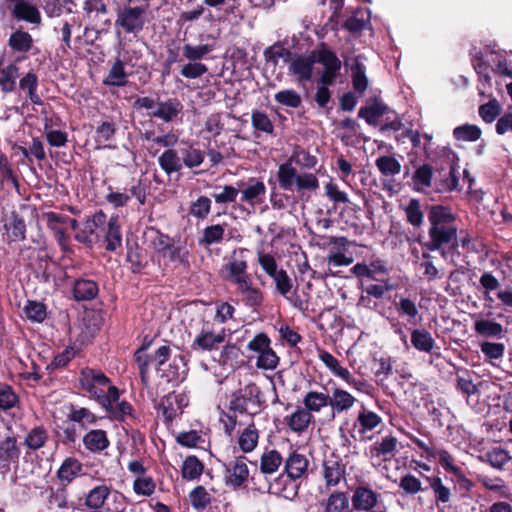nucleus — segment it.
<instances>
[{
    "label": "nucleus",
    "instance_id": "1",
    "mask_svg": "<svg viewBox=\"0 0 512 512\" xmlns=\"http://www.w3.org/2000/svg\"><path fill=\"white\" fill-rule=\"evenodd\" d=\"M246 248L235 249L227 263L220 270L223 281L235 287L236 295L244 306L257 311L264 303V292L254 284L252 276L248 273V262L242 256L247 252Z\"/></svg>",
    "mask_w": 512,
    "mask_h": 512
},
{
    "label": "nucleus",
    "instance_id": "2",
    "mask_svg": "<svg viewBox=\"0 0 512 512\" xmlns=\"http://www.w3.org/2000/svg\"><path fill=\"white\" fill-rule=\"evenodd\" d=\"M427 218L428 239L424 242L419 240V243L427 251H441L442 257H446L443 248L449 245L457 235L456 216L450 207L435 204L428 206Z\"/></svg>",
    "mask_w": 512,
    "mask_h": 512
},
{
    "label": "nucleus",
    "instance_id": "3",
    "mask_svg": "<svg viewBox=\"0 0 512 512\" xmlns=\"http://www.w3.org/2000/svg\"><path fill=\"white\" fill-rule=\"evenodd\" d=\"M78 383L84 396L94 400L100 406L110 407L109 399L117 398V387L101 369L88 366L80 369Z\"/></svg>",
    "mask_w": 512,
    "mask_h": 512
},
{
    "label": "nucleus",
    "instance_id": "4",
    "mask_svg": "<svg viewBox=\"0 0 512 512\" xmlns=\"http://www.w3.org/2000/svg\"><path fill=\"white\" fill-rule=\"evenodd\" d=\"M149 237V246L154 251V257L158 266L167 271L171 265L176 268L178 265L188 264V252L175 244L174 238L162 233L153 227L146 232Z\"/></svg>",
    "mask_w": 512,
    "mask_h": 512
},
{
    "label": "nucleus",
    "instance_id": "5",
    "mask_svg": "<svg viewBox=\"0 0 512 512\" xmlns=\"http://www.w3.org/2000/svg\"><path fill=\"white\" fill-rule=\"evenodd\" d=\"M265 400L263 399L262 392L259 386L250 382L245 385L243 388L235 391L229 402L228 409L230 412H233V415H227L230 425L226 424V431L230 433L237 424V416L236 413L245 414L248 411V405L256 408V411L252 414H257L264 408Z\"/></svg>",
    "mask_w": 512,
    "mask_h": 512
},
{
    "label": "nucleus",
    "instance_id": "6",
    "mask_svg": "<svg viewBox=\"0 0 512 512\" xmlns=\"http://www.w3.org/2000/svg\"><path fill=\"white\" fill-rule=\"evenodd\" d=\"M147 10L144 6L124 5L118 7L115 27L125 34H139L146 24Z\"/></svg>",
    "mask_w": 512,
    "mask_h": 512
},
{
    "label": "nucleus",
    "instance_id": "7",
    "mask_svg": "<svg viewBox=\"0 0 512 512\" xmlns=\"http://www.w3.org/2000/svg\"><path fill=\"white\" fill-rule=\"evenodd\" d=\"M315 63L323 66L320 76V83L323 85H332L341 70V61L336 53L322 43L320 47L313 50Z\"/></svg>",
    "mask_w": 512,
    "mask_h": 512
},
{
    "label": "nucleus",
    "instance_id": "8",
    "mask_svg": "<svg viewBox=\"0 0 512 512\" xmlns=\"http://www.w3.org/2000/svg\"><path fill=\"white\" fill-rule=\"evenodd\" d=\"M225 329H221L220 332L215 333L213 325L210 321L203 320L202 326L191 343V350L196 352H211L217 350L219 346L225 341Z\"/></svg>",
    "mask_w": 512,
    "mask_h": 512
},
{
    "label": "nucleus",
    "instance_id": "9",
    "mask_svg": "<svg viewBox=\"0 0 512 512\" xmlns=\"http://www.w3.org/2000/svg\"><path fill=\"white\" fill-rule=\"evenodd\" d=\"M382 504L381 494L370 484L360 483L352 488L351 505L353 511L370 512Z\"/></svg>",
    "mask_w": 512,
    "mask_h": 512
},
{
    "label": "nucleus",
    "instance_id": "10",
    "mask_svg": "<svg viewBox=\"0 0 512 512\" xmlns=\"http://www.w3.org/2000/svg\"><path fill=\"white\" fill-rule=\"evenodd\" d=\"M441 467L446 473L451 474L452 482L455 488L462 492V496H466L475 486L474 482L469 479L464 470L455 464L454 457L449 454H441Z\"/></svg>",
    "mask_w": 512,
    "mask_h": 512
},
{
    "label": "nucleus",
    "instance_id": "11",
    "mask_svg": "<svg viewBox=\"0 0 512 512\" xmlns=\"http://www.w3.org/2000/svg\"><path fill=\"white\" fill-rule=\"evenodd\" d=\"M388 114H391V109L379 97L368 100L367 105L362 106L358 111V117L372 127H379L380 120Z\"/></svg>",
    "mask_w": 512,
    "mask_h": 512
},
{
    "label": "nucleus",
    "instance_id": "12",
    "mask_svg": "<svg viewBox=\"0 0 512 512\" xmlns=\"http://www.w3.org/2000/svg\"><path fill=\"white\" fill-rule=\"evenodd\" d=\"M314 65L313 51L308 55L296 54L295 58L288 66V72L290 75L296 77V81L299 84L310 82L313 78Z\"/></svg>",
    "mask_w": 512,
    "mask_h": 512
},
{
    "label": "nucleus",
    "instance_id": "13",
    "mask_svg": "<svg viewBox=\"0 0 512 512\" xmlns=\"http://www.w3.org/2000/svg\"><path fill=\"white\" fill-rule=\"evenodd\" d=\"M71 293L76 302L93 301L99 294L98 282L86 275H81L73 280Z\"/></svg>",
    "mask_w": 512,
    "mask_h": 512
},
{
    "label": "nucleus",
    "instance_id": "14",
    "mask_svg": "<svg viewBox=\"0 0 512 512\" xmlns=\"http://www.w3.org/2000/svg\"><path fill=\"white\" fill-rule=\"evenodd\" d=\"M41 219L45 221L47 228L52 232L60 249L63 252L70 251L69 236L63 227V214L49 211L43 213Z\"/></svg>",
    "mask_w": 512,
    "mask_h": 512
},
{
    "label": "nucleus",
    "instance_id": "15",
    "mask_svg": "<svg viewBox=\"0 0 512 512\" xmlns=\"http://www.w3.org/2000/svg\"><path fill=\"white\" fill-rule=\"evenodd\" d=\"M237 184H243L240 189V201L251 206L263 202L266 195V186L264 182L256 177H251L247 182L238 181Z\"/></svg>",
    "mask_w": 512,
    "mask_h": 512
},
{
    "label": "nucleus",
    "instance_id": "16",
    "mask_svg": "<svg viewBox=\"0 0 512 512\" xmlns=\"http://www.w3.org/2000/svg\"><path fill=\"white\" fill-rule=\"evenodd\" d=\"M397 444V438L392 435H388L383 437L380 441H376L370 445L365 454L371 459L388 461L395 456Z\"/></svg>",
    "mask_w": 512,
    "mask_h": 512
},
{
    "label": "nucleus",
    "instance_id": "17",
    "mask_svg": "<svg viewBox=\"0 0 512 512\" xmlns=\"http://www.w3.org/2000/svg\"><path fill=\"white\" fill-rule=\"evenodd\" d=\"M245 460L244 456H240L224 464L227 483L235 488L241 487L248 480L249 469Z\"/></svg>",
    "mask_w": 512,
    "mask_h": 512
},
{
    "label": "nucleus",
    "instance_id": "18",
    "mask_svg": "<svg viewBox=\"0 0 512 512\" xmlns=\"http://www.w3.org/2000/svg\"><path fill=\"white\" fill-rule=\"evenodd\" d=\"M100 236L103 237L106 251L115 252L122 247V229L117 215L110 217Z\"/></svg>",
    "mask_w": 512,
    "mask_h": 512
},
{
    "label": "nucleus",
    "instance_id": "19",
    "mask_svg": "<svg viewBox=\"0 0 512 512\" xmlns=\"http://www.w3.org/2000/svg\"><path fill=\"white\" fill-rule=\"evenodd\" d=\"M21 454L16 436L9 435L0 440V467L10 470L13 463H18Z\"/></svg>",
    "mask_w": 512,
    "mask_h": 512
},
{
    "label": "nucleus",
    "instance_id": "20",
    "mask_svg": "<svg viewBox=\"0 0 512 512\" xmlns=\"http://www.w3.org/2000/svg\"><path fill=\"white\" fill-rule=\"evenodd\" d=\"M322 475L326 490H330L346 479V467L340 460L328 459L323 462Z\"/></svg>",
    "mask_w": 512,
    "mask_h": 512
},
{
    "label": "nucleus",
    "instance_id": "21",
    "mask_svg": "<svg viewBox=\"0 0 512 512\" xmlns=\"http://www.w3.org/2000/svg\"><path fill=\"white\" fill-rule=\"evenodd\" d=\"M309 461L305 455L293 451L284 461L285 475L300 480L308 475Z\"/></svg>",
    "mask_w": 512,
    "mask_h": 512
},
{
    "label": "nucleus",
    "instance_id": "22",
    "mask_svg": "<svg viewBox=\"0 0 512 512\" xmlns=\"http://www.w3.org/2000/svg\"><path fill=\"white\" fill-rule=\"evenodd\" d=\"M322 512H353L348 492L334 490L320 502Z\"/></svg>",
    "mask_w": 512,
    "mask_h": 512
},
{
    "label": "nucleus",
    "instance_id": "23",
    "mask_svg": "<svg viewBox=\"0 0 512 512\" xmlns=\"http://www.w3.org/2000/svg\"><path fill=\"white\" fill-rule=\"evenodd\" d=\"M83 471V464L76 457H66L61 463L56 472V478L61 485L68 486L76 478H78Z\"/></svg>",
    "mask_w": 512,
    "mask_h": 512
},
{
    "label": "nucleus",
    "instance_id": "24",
    "mask_svg": "<svg viewBox=\"0 0 512 512\" xmlns=\"http://www.w3.org/2000/svg\"><path fill=\"white\" fill-rule=\"evenodd\" d=\"M297 479H291L285 474H281L271 484L270 489L276 495L288 500H294L298 496L300 483Z\"/></svg>",
    "mask_w": 512,
    "mask_h": 512
},
{
    "label": "nucleus",
    "instance_id": "25",
    "mask_svg": "<svg viewBox=\"0 0 512 512\" xmlns=\"http://www.w3.org/2000/svg\"><path fill=\"white\" fill-rule=\"evenodd\" d=\"M314 422L313 414L304 407H298L291 415L285 416L284 423L294 433L300 435Z\"/></svg>",
    "mask_w": 512,
    "mask_h": 512
},
{
    "label": "nucleus",
    "instance_id": "26",
    "mask_svg": "<svg viewBox=\"0 0 512 512\" xmlns=\"http://www.w3.org/2000/svg\"><path fill=\"white\" fill-rule=\"evenodd\" d=\"M182 108L183 106L177 98H168L165 101L157 102V108L148 114L168 123L178 116Z\"/></svg>",
    "mask_w": 512,
    "mask_h": 512
},
{
    "label": "nucleus",
    "instance_id": "27",
    "mask_svg": "<svg viewBox=\"0 0 512 512\" xmlns=\"http://www.w3.org/2000/svg\"><path fill=\"white\" fill-rule=\"evenodd\" d=\"M83 444L91 453H101L109 447L110 440L105 430L94 429L83 436Z\"/></svg>",
    "mask_w": 512,
    "mask_h": 512
},
{
    "label": "nucleus",
    "instance_id": "28",
    "mask_svg": "<svg viewBox=\"0 0 512 512\" xmlns=\"http://www.w3.org/2000/svg\"><path fill=\"white\" fill-rule=\"evenodd\" d=\"M110 494L111 488L109 486L106 484L97 485L86 494L84 504L89 510L100 512Z\"/></svg>",
    "mask_w": 512,
    "mask_h": 512
},
{
    "label": "nucleus",
    "instance_id": "29",
    "mask_svg": "<svg viewBox=\"0 0 512 512\" xmlns=\"http://www.w3.org/2000/svg\"><path fill=\"white\" fill-rule=\"evenodd\" d=\"M370 23V10L358 7L353 14L343 22L342 27L350 33H358L368 28Z\"/></svg>",
    "mask_w": 512,
    "mask_h": 512
},
{
    "label": "nucleus",
    "instance_id": "30",
    "mask_svg": "<svg viewBox=\"0 0 512 512\" xmlns=\"http://www.w3.org/2000/svg\"><path fill=\"white\" fill-rule=\"evenodd\" d=\"M120 400V390L117 387V398L115 400H112V398L109 399L110 401V407L109 406H101L113 419L117 421H123L126 416H129L131 418H135L134 415V408L133 406L126 400Z\"/></svg>",
    "mask_w": 512,
    "mask_h": 512
},
{
    "label": "nucleus",
    "instance_id": "31",
    "mask_svg": "<svg viewBox=\"0 0 512 512\" xmlns=\"http://www.w3.org/2000/svg\"><path fill=\"white\" fill-rule=\"evenodd\" d=\"M295 160V153L287 160L285 163H282L277 171V180L279 182V186L281 189L286 191H291L293 189V185H296V179L298 177V173L296 168L292 165V162Z\"/></svg>",
    "mask_w": 512,
    "mask_h": 512
},
{
    "label": "nucleus",
    "instance_id": "32",
    "mask_svg": "<svg viewBox=\"0 0 512 512\" xmlns=\"http://www.w3.org/2000/svg\"><path fill=\"white\" fill-rule=\"evenodd\" d=\"M128 73L125 70V63L116 58L109 70L108 75L103 79V84L110 87H124L128 83Z\"/></svg>",
    "mask_w": 512,
    "mask_h": 512
},
{
    "label": "nucleus",
    "instance_id": "33",
    "mask_svg": "<svg viewBox=\"0 0 512 512\" xmlns=\"http://www.w3.org/2000/svg\"><path fill=\"white\" fill-rule=\"evenodd\" d=\"M126 261L130 264V271L133 274H140L147 266L142 249L137 241H126Z\"/></svg>",
    "mask_w": 512,
    "mask_h": 512
},
{
    "label": "nucleus",
    "instance_id": "34",
    "mask_svg": "<svg viewBox=\"0 0 512 512\" xmlns=\"http://www.w3.org/2000/svg\"><path fill=\"white\" fill-rule=\"evenodd\" d=\"M11 184L18 194H20V181L13 164L9 161L7 155L0 149V185Z\"/></svg>",
    "mask_w": 512,
    "mask_h": 512
},
{
    "label": "nucleus",
    "instance_id": "35",
    "mask_svg": "<svg viewBox=\"0 0 512 512\" xmlns=\"http://www.w3.org/2000/svg\"><path fill=\"white\" fill-rule=\"evenodd\" d=\"M12 16L17 20L25 21L31 24H40L41 14L35 5H32L28 0L21 3H15L12 9Z\"/></svg>",
    "mask_w": 512,
    "mask_h": 512
},
{
    "label": "nucleus",
    "instance_id": "36",
    "mask_svg": "<svg viewBox=\"0 0 512 512\" xmlns=\"http://www.w3.org/2000/svg\"><path fill=\"white\" fill-rule=\"evenodd\" d=\"M444 162L446 163V168L448 169V177L444 181L445 188L449 191H453L459 185V177L457 170V161L458 157L456 153L451 151L450 149L443 150ZM445 167L442 166L441 170H444Z\"/></svg>",
    "mask_w": 512,
    "mask_h": 512
},
{
    "label": "nucleus",
    "instance_id": "37",
    "mask_svg": "<svg viewBox=\"0 0 512 512\" xmlns=\"http://www.w3.org/2000/svg\"><path fill=\"white\" fill-rule=\"evenodd\" d=\"M356 402V398L348 391L335 388L330 395V407L333 413H341L350 410Z\"/></svg>",
    "mask_w": 512,
    "mask_h": 512
},
{
    "label": "nucleus",
    "instance_id": "38",
    "mask_svg": "<svg viewBox=\"0 0 512 512\" xmlns=\"http://www.w3.org/2000/svg\"><path fill=\"white\" fill-rule=\"evenodd\" d=\"M48 438L47 429L43 425H38L28 431L24 437L23 445L28 450L37 451L46 445Z\"/></svg>",
    "mask_w": 512,
    "mask_h": 512
},
{
    "label": "nucleus",
    "instance_id": "39",
    "mask_svg": "<svg viewBox=\"0 0 512 512\" xmlns=\"http://www.w3.org/2000/svg\"><path fill=\"white\" fill-rule=\"evenodd\" d=\"M361 426H358L357 419L350 423L348 419H346L339 427L340 437L349 445H351L352 441H360L367 442L372 439V436L365 435V433L360 432Z\"/></svg>",
    "mask_w": 512,
    "mask_h": 512
},
{
    "label": "nucleus",
    "instance_id": "40",
    "mask_svg": "<svg viewBox=\"0 0 512 512\" xmlns=\"http://www.w3.org/2000/svg\"><path fill=\"white\" fill-rule=\"evenodd\" d=\"M158 163L161 169L167 175H171L174 172H179L183 168L180 152L175 149L165 150L158 158Z\"/></svg>",
    "mask_w": 512,
    "mask_h": 512
},
{
    "label": "nucleus",
    "instance_id": "41",
    "mask_svg": "<svg viewBox=\"0 0 512 512\" xmlns=\"http://www.w3.org/2000/svg\"><path fill=\"white\" fill-rule=\"evenodd\" d=\"M226 223L206 226L199 238V245L209 247L224 240Z\"/></svg>",
    "mask_w": 512,
    "mask_h": 512
},
{
    "label": "nucleus",
    "instance_id": "42",
    "mask_svg": "<svg viewBox=\"0 0 512 512\" xmlns=\"http://www.w3.org/2000/svg\"><path fill=\"white\" fill-rule=\"evenodd\" d=\"M395 309L400 317H406L411 325H417L421 319L416 303L410 298L401 297L395 303Z\"/></svg>",
    "mask_w": 512,
    "mask_h": 512
},
{
    "label": "nucleus",
    "instance_id": "43",
    "mask_svg": "<svg viewBox=\"0 0 512 512\" xmlns=\"http://www.w3.org/2000/svg\"><path fill=\"white\" fill-rule=\"evenodd\" d=\"M356 419L358 426H361L360 432L365 433V435L376 429L383 422L380 415L368 410L364 406L359 410Z\"/></svg>",
    "mask_w": 512,
    "mask_h": 512
},
{
    "label": "nucleus",
    "instance_id": "44",
    "mask_svg": "<svg viewBox=\"0 0 512 512\" xmlns=\"http://www.w3.org/2000/svg\"><path fill=\"white\" fill-rule=\"evenodd\" d=\"M303 405L311 414L313 412H320L323 408L330 406V395L317 391H309L303 398Z\"/></svg>",
    "mask_w": 512,
    "mask_h": 512
},
{
    "label": "nucleus",
    "instance_id": "45",
    "mask_svg": "<svg viewBox=\"0 0 512 512\" xmlns=\"http://www.w3.org/2000/svg\"><path fill=\"white\" fill-rule=\"evenodd\" d=\"M19 88L27 93L31 103L35 105L43 104L41 97L37 93L38 76L34 72H28L20 79Z\"/></svg>",
    "mask_w": 512,
    "mask_h": 512
},
{
    "label": "nucleus",
    "instance_id": "46",
    "mask_svg": "<svg viewBox=\"0 0 512 512\" xmlns=\"http://www.w3.org/2000/svg\"><path fill=\"white\" fill-rule=\"evenodd\" d=\"M427 481L429 482V486L433 491L437 507L440 505L446 506L452 497L451 489L444 485L442 479L439 476L427 477Z\"/></svg>",
    "mask_w": 512,
    "mask_h": 512
},
{
    "label": "nucleus",
    "instance_id": "47",
    "mask_svg": "<svg viewBox=\"0 0 512 512\" xmlns=\"http://www.w3.org/2000/svg\"><path fill=\"white\" fill-rule=\"evenodd\" d=\"M411 344L420 352L431 353L435 340L428 330L414 329L411 331Z\"/></svg>",
    "mask_w": 512,
    "mask_h": 512
},
{
    "label": "nucleus",
    "instance_id": "48",
    "mask_svg": "<svg viewBox=\"0 0 512 512\" xmlns=\"http://www.w3.org/2000/svg\"><path fill=\"white\" fill-rule=\"evenodd\" d=\"M204 471V464L195 455H189L185 458L181 468L182 478L187 481L199 479Z\"/></svg>",
    "mask_w": 512,
    "mask_h": 512
},
{
    "label": "nucleus",
    "instance_id": "49",
    "mask_svg": "<svg viewBox=\"0 0 512 512\" xmlns=\"http://www.w3.org/2000/svg\"><path fill=\"white\" fill-rule=\"evenodd\" d=\"M282 463L283 458L279 451L276 449L265 450L260 457V471L263 474H273Z\"/></svg>",
    "mask_w": 512,
    "mask_h": 512
},
{
    "label": "nucleus",
    "instance_id": "50",
    "mask_svg": "<svg viewBox=\"0 0 512 512\" xmlns=\"http://www.w3.org/2000/svg\"><path fill=\"white\" fill-rule=\"evenodd\" d=\"M181 162L183 167L193 169L199 167L204 159L205 152L194 147L193 145H186L180 149Z\"/></svg>",
    "mask_w": 512,
    "mask_h": 512
},
{
    "label": "nucleus",
    "instance_id": "51",
    "mask_svg": "<svg viewBox=\"0 0 512 512\" xmlns=\"http://www.w3.org/2000/svg\"><path fill=\"white\" fill-rule=\"evenodd\" d=\"M8 45L14 52L26 53L33 46L32 36L23 30H17L11 33L8 39Z\"/></svg>",
    "mask_w": 512,
    "mask_h": 512
},
{
    "label": "nucleus",
    "instance_id": "52",
    "mask_svg": "<svg viewBox=\"0 0 512 512\" xmlns=\"http://www.w3.org/2000/svg\"><path fill=\"white\" fill-rule=\"evenodd\" d=\"M19 76V67L11 63L0 69V89L3 93H11L16 88V80Z\"/></svg>",
    "mask_w": 512,
    "mask_h": 512
},
{
    "label": "nucleus",
    "instance_id": "53",
    "mask_svg": "<svg viewBox=\"0 0 512 512\" xmlns=\"http://www.w3.org/2000/svg\"><path fill=\"white\" fill-rule=\"evenodd\" d=\"M259 439V433L256 429L254 423L248 425L239 435L238 445L242 452L249 453L252 452L257 444Z\"/></svg>",
    "mask_w": 512,
    "mask_h": 512
},
{
    "label": "nucleus",
    "instance_id": "54",
    "mask_svg": "<svg viewBox=\"0 0 512 512\" xmlns=\"http://www.w3.org/2000/svg\"><path fill=\"white\" fill-rule=\"evenodd\" d=\"M433 178V168L429 164L419 166L412 175L414 189L416 191H423L431 187Z\"/></svg>",
    "mask_w": 512,
    "mask_h": 512
},
{
    "label": "nucleus",
    "instance_id": "55",
    "mask_svg": "<svg viewBox=\"0 0 512 512\" xmlns=\"http://www.w3.org/2000/svg\"><path fill=\"white\" fill-rule=\"evenodd\" d=\"M158 414H161L165 424L169 425L180 415L170 393L163 396L155 407Z\"/></svg>",
    "mask_w": 512,
    "mask_h": 512
},
{
    "label": "nucleus",
    "instance_id": "56",
    "mask_svg": "<svg viewBox=\"0 0 512 512\" xmlns=\"http://www.w3.org/2000/svg\"><path fill=\"white\" fill-rule=\"evenodd\" d=\"M212 208V200L208 196H199L196 200L192 201L189 206V215L195 219L205 220Z\"/></svg>",
    "mask_w": 512,
    "mask_h": 512
},
{
    "label": "nucleus",
    "instance_id": "57",
    "mask_svg": "<svg viewBox=\"0 0 512 512\" xmlns=\"http://www.w3.org/2000/svg\"><path fill=\"white\" fill-rule=\"evenodd\" d=\"M481 129L474 124H463L453 130V136L456 140L475 142L481 138Z\"/></svg>",
    "mask_w": 512,
    "mask_h": 512
},
{
    "label": "nucleus",
    "instance_id": "58",
    "mask_svg": "<svg viewBox=\"0 0 512 512\" xmlns=\"http://www.w3.org/2000/svg\"><path fill=\"white\" fill-rule=\"evenodd\" d=\"M352 85L356 92L362 94L368 87V78L366 76V67L363 63L356 60L351 67Z\"/></svg>",
    "mask_w": 512,
    "mask_h": 512
},
{
    "label": "nucleus",
    "instance_id": "59",
    "mask_svg": "<svg viewBox=\"0 0 512 512\" xmlns=\"http://www.w3.org/2000/svg\"><path fill=\"white\" fill-rule=\"evenodd\" d=\"M406 221L413 227H420L424 221V213L421 210L420 201L416 198L410 199L404 208Z\"/></svg>",
    "mask_w": 512,
    "mask_h": 512
},
{
    "label": "nucleus",
    "instance_id": "60",
    "mask_svg": "<svg viewBox=\"0 0 512 512\" xmlns=\"http://www.w3.org/2000/svg\"><path fill=\"white\" fill-rule=\"evenodd\" d=\"M375 164L383 176H395L401 171L400 162L393 156H380Z\"/></svg>",
    "mask_w": 512,
    "mask_h": 512
},
{
    "label": "nucleus",
    "instance_id": "61",
    "mask_svg": "<svg viewBox=\"0 0 512 512\" xmlns=\"http://www.w3.org/2000/svg\"><path fill=\"white\" fill-rule=\"evenodd\" d=\"M251 123L255 130L268 135H274V124L265 112L253 110L251 114Z\"/></svg>",
    "mask_w": 512,
    "mask_h": 512
},
{
    "label": "nucleus",
    "instance_id": "62",
    "mask_svg": "<svg viewBox=\"0 0 512 512\" xmlns=\"http://www.w3.org/2000/svg\"><path fill=\"white\" fill-rule=\"evenodd\" d=\"M319 359L335 376L341 378L342 380L349 378V370L347 368L342 367L339 364V361L328 351L321 350L319 352Z\"/></svg>",
    "mask_w": 512,
    "mask_h": 512
},
{
    "label": "nucleus",
    "instance_id": "63",
    "mask_svg": "<svg viewBox=\"0 0 512 512\" xmlns=\"http://www.w3.org/2000/svg\"><path fill=\"white\" fill-rule=\"evenodd\" d=\"M475 332L484 337H499L503 332L500 323L493 320L481 319L475 322Z\"/></svg>",
    "mask_w": 512,
    "mask_h": 512
},
{
    "label": "nucleus",
    "instance_id": "64",
    "mask_svg": "<svg viewBox=\"0 0 512 512\" xmlns=\"http://www.w3.org/2000/svg\"><path fill=\"white\" fill-rule=\"evenodd\" d=\"M241 355V349L236 344L229 343L222 348L218 362L223 367H234Z\"/></svg>",
    "mask_w": 512,
    "mask_h": 512
}]
</instances>
